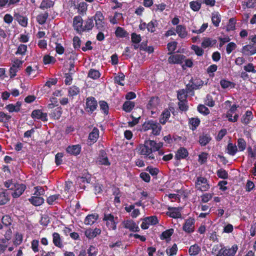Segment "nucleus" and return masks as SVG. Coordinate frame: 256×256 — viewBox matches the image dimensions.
Returning <instances> with one entry per match:
<instances>
[{
	"label": "nucleus",
	"mask_w": 256,
	"mask_h": 256,
	"mask_svg": "<svg viewBox=\"0 0 256 256\" xmlns=\"http://www.w3.org/2000/svg\"><path fill=\"white\" fill-rule=\"evenodd\" d=\"M162 146V142L156 143L154 140H145L144 144H140L138 150L140 154L144 156V157L148 158L150 160H152L155 158L152 152L158 150L159 148H161Z\"/></svg>",
	"instance_id": "1"
},
{
	"label": "nucleus",
	"mask_w": 256,
	"mask_h": 256,
	"mask_svg": "<svg viewBox=\"0 0 256 256\" xmlns=\"http://www.w3.org/2000/svg\"><path fill=\"white\" fill-rule=\"evenodd\" d=\"M195 187L198 190L201 192L208 191L210 188L209 181L204 177L198 176L195 182Z\"/></svg>",
	"instance_id": "2"
},
{
	"label": "nucleus",
	"mask_w": 256,
	"mask_h": 256,
	"mask_svg": "<svg viewBox=\"0 0 256 256\" xmlns=\"http://www.w3.org/2000/svg\"><path fill=\"white\" fill-rule=\"evenodd\" d=\"M95 21V26L99 31H104L106 29L104 16L100 11H96L95 14L92 16Z\"/></svg>",
	"instance_id": "3"
},
{
	"label": "nucleus",
	"mask_w": 256,
	"mask_h": 256,
	"mask_svg": "<svg viewBox=\"0 0 256 256\" xmlns=\"http://www.w3.org/2000/svg\"><path fill=\"white\" fill-rule=\"evenodd\" d=\"M98 106V102L94 97L90 96L86 98L84 110L87 113L92 114L97 109Z\"/></svg>",
	"instance_id": "4"
},
{
	"label": "nucleus",
	"mask_w": 256,
	"mask_h": 256,
	"mask_svg": "<svg viewBox=\"0 0 256 256\" xmlns=\"http://www.w3.org/2000/svg\"><path fill=\"white\" fill-rule=\"evenodd\" d=\"M83 20L81 16H75L73 19V27L74 30L79 34L84 32Z\"/></svg>",
	"instance_id": "5"
},
{
	"label": "nucleus",
	"mask_w": 256,
	"mask_h": 256,
	"mask_svg": "<svg viewBox=\"0 0 256 256\" xmlns=\"http://www.w3.org/2000/svg\"><path fill=\"white\" fill-rule=\"evenodd\" d=\"M99 134L98 129L96 127L94 128L92 131L88 134L87 141L88 146H91L96 142L99 138Z\"/></svg>",
	"instance_id": "6"
},
{
	"label": "nucleus",
	"mask_w": 256,
	"mask_h": 256,
	"mask_svg": "<svg viewBox=\"0 0 256 256\" xmlns=\"http://www.w3.org/2000/svg\"><path fill=\"white\" fill-rule=\"evenodd\" d=\"M170 55L168 60L170 64H182L186 58V56L183 54H172Z\"/></svg>",
	"instance_id": "7"
},
{
	"label": "nucleus",
	"mask_w": 256,
	"mask_h": 256,
	"mask_svg": "<svg viewBox=\"0 0 256 256\" xmlns=\"http://www.w3.org/2000/svg\"><path fill=\"white\" fill-rule=\"evenodd\" d=\"M158 223V220L156 216H151L146 218L141 224L142 229H147L150 225H154Z\"/></svg>",
	"instance_id": "8"
},
{
	"label": "nucleus",
	"mask_w": 256,
	"mask_h": 256,
	"mask_svg": "<svg viewBox=\"0 0 256 256\" xmlns=\"http://www.w3.org/2000/svg\"><path fill=\"white\" fill-rule=\"evenodd\" d=\"M194 220L189 218L186 220L183 225L182 230L187 233H191L194 230Z\"/></svg>",
	"instance_id": "9"
},
{
	"label": "nucleus",
	"mask_w": 256,
	"mask_h": 256,
	"mask_svg": "<svg viewBox=\"0 0 256 256\" xmlns=\"http://www.w3.org/2000/svg\"><path fill=\"white\" fill-rule=\"evenodd\" d=\"M31 117L33 119L40 120L43 122L48 121L47 114L42 112L41 110H34L31 114Z\"/></svg>",
	"instance_id": "10"
},
{
	"label": "nucleus",
	"mask_w": 256,
	"mask_h": 256,
	"mask_svg": "<svg viewBox=\"0 0 256 256\" xmlns=\"http://www.w3.org/2000/svg\"><path fill=\"white\" fill-rule=\"evenodd\" d=\"M82 150V147L80 144H75V145H72V146H68L66 148V152L67 153L73 155L74 156H76L78 155Z\"/></svg>",
	"instance_id": "11"
},
{
	"label": "nucleus",
	"mask_w": 256,
	"mask_h": 256,
	"mask_svg": "<svg viewBox=\"0 0 256 256\" xmlns=\"http://www.w3.org/2000/svg\"><path fill=\"white\" fill-rule=\"evenodd\" d=\"M98 162L99 164L101 165L110 166V164L105 150H100V151L99 156L98 158Z\"/></svg>",
	"instance_id": "12"
},
{
	"label": "nucleus",
	"mask_w": 256,
	"mask_h": 256,
	"mask_svg": "<svg viewBox=\"0 0 256 256\" xmlns=\"http://www.w3.org/2000/svg\"><path fill=\"white\" fill-rule=\"evenodd\" d=\"M241 52L246 56H252L256 53V47L253 44H247L244 46Z\"/></svg>",
	"instance_id": "13"
},
{
	"label": "nucleus",
	"mask_w": 256,
	"mask_h": 256,
	"mask_svg": "<svg viewBox=\"0 0 256 256\" xmlns=\"http://www.w3.org/2000/svg\"><path fill=\"white\" fill-rule=\"evenodd\" d=\"M122 224L124 228L132 232H138L139 230L138 226L132 220H124L122 222Z\"/></svg>",
	"instance_id": "14"
},
{
	"label": "nucleus",
	"mask_w": 256,
	"mask_h": 256,
	"mask_svg": "<svg viewBox=\"0 0 256 256\" xmlns=\"http://www.w3.org/2000/svg\"><path fill=\"white\" fill-rule=\"evenodd\" d=\"M188 156V152L184 147H180L176 151L174 158L176 160L184 159Z\"/></svg>",
	"instance_id": "15"
},
{
	"label": "nucleus",
	"mask_w": 256,
	"mask_h": 256,
	"mask_svg": "<svg viewBox=\"0 0 256 256\" xmlns=\"http://www.w3.org/2000/svg\"><path fill=\"white\" fill-rule=\"evenodd\" d=\"M254 116L251 110H246L245 114L242 116L240 122L245 126L248 125L253 119Z\"/></svg>",
	"instance_id": "16"
},
{
	"label": "nucleus",
	"mask_w": 256,
	"mask_h": 256,
	"mask_svg": "<svg viewBox=\"0 0 256 256\" xmlns=\"http://www.w3.org/2000/svg\"><path fill=\"white\" fill-rule=\"evenodd\" d=\"M176 32L181 38H184L188 36V32L186 26L184 25L179 24L176 26Z\"/></svg>",
	"instance_id": "17"
},
{
	"label": "nucleus",
	"mask_w": 256,
	"mask_h": 256,
	"mask_svg": "<svg viewBox=\"0 0 256 256\" xmlns=\"http://www.w3.org/2000/svg\"><path fill=\"white\" fill-rule=\"evenodd\" d=\"M217 42L215 39H212L210 38H204L201 44L202 48H206L208 47H212L214 46Z\"/></svg>",
	"instance_id": "18"
},
{
	"label": "nucleus",
	"mask_w": 256,
	"mask_h": 256,
	"mask_svg": "<svg viewBox=\"0 0 256 256\" xmlns=\"http://www.w3.org/2000/svg\"><path fill=\"white\" fill-rule=\"evenodd\" d=\"M26 188V186L24 184H18L16 186V190L12 193V196L14 198H18L24 192Z\"/></svg>",
	"instance_id": "19"
},
{
	"label": "nucleus",
	"mask_w": 256,
	"mask_h": 256,
	"mask_svg": "<svg viewBox=\"0 0 256 256\" xmlns=\"http://www.w3.org/2000/svg\"><path fill=\"white\" fill-rule=\"evenodd\" d=\"M12 118L11 116L5 114L4 112H0V122L3 123V126L8 128V122Z\"/></svg>",
	"instance_id": "20"
},
{
	"label": "nucleus",
	"mask_w": 256,
	"mask_h": 256,
	"mask_svg": "<svg viewBox=\"0 0 256 256\" xmlns=\"http://www.w3.org/2000/svg\"><path fill=\"white\" fill-rule=\"evenodd\" d=\"M101 232L100 228H96L94 230L89 228L86 230L84 232L85 236L88 238H92L99 235Z\"/></svg>",
	"instance_id": "21"
},
{
	"label": "nucleus",
	"mask_w": 256,
	"mask_h": 256,
	"mask_svg": "<svg viewBox=\"0 0 256 256\" xmlns=\"http://www.w3.org/2000/svg\"><path fill=\"white\" fill-rule=\"evenodd\" d=\"M212 140V137L209 134H202L199 136L198 142L200 144L204 146L208 144Z\"/></svg>",
	"instance_id": "22"
},
{
	"label": "nucleus",
	"mask_w": 256,
	"mask_h": 256,
	"mask_svg": "<svg viewBox=\"0 0 256 256\" xmlns=\"http://www.w3.org/2000/svg\"><path fill=\"white\" fill-rule=\"evenodd\" d=\"M62 113V108L60 106H58L52 110L49 115L54 120H58L61 117Z\"/></svg>",
	"instance_id": "23"
},
{
	"label": "nucleus",
	"mask_w": 256,
	"mask_h": 256,
	"mask_svg": "<svg viewBox=\"0 0 256 256\" xmlns=\"http://www.w3.org/2000/svg\"><path fill=\"white\" fill-rule=\"evenodd\" d=\"M160 100L158 96L152 97L147 104L146 107L148 110H153L156 108Z\"/></svg>",
	"instance_id": "24"
},
{
	"label": "nucleus",
	"mask_w": 256,
	"mask_h": 256,
	"mask_svg": "<svg viewBox=\"0 0 256 256\" xmlns=\"http://www.w3.org/2000/svg\"><path fill=\"white\" fill-rule=\"evenodd\" d=\"M227 153L232 156H234L238 152V148L235 144L229 142L226 148Z\"/></svg>",
	"instance_id": "25"
},
{
	"label": "nucleus",
	"mask_w": 256,
	"mask_h": 256,
	"mask_svg": "<svg viewBox=\"0 0 256 256\" xmlns=\"http://www.w3.org/2000/svg\"><path fill=\"white\" fill-rule=\"evenodd\" d=\"M94 22L93 17L88 18L85 20L84 26V32L86 31H90L94 27Z\"/></svg>",
	"instance_id": "26"
},
{
	"label": "nucleus",
	"mask_w": 256,
	"mask_h": 256,
	"mask_svg": "<svg viewBox=\"0 0 256 256\" xmlns=\"http://www.w3.org/2000/svg\"><path fill=\"white\" fill-rule=\"evenodd\" d=\"M125 79L124 74L122 72H118V74L114 78V82L118 85L124 86V84L123 82Z\"/></svg>",
	"instance_id": "27"
},
{
	"label": "nucleus",
	"mask_w": 256,
	"mask_h": 256,
	"mask_svg": "<svg viewBox=\"0 0 256 256\" xmlns=\"http://www.w3.org/2000/svg\"><path fill=\"white\" fill-rule=\"evenodd\" d=\"M115 34L117 38H124L128 36V33L123 28L120 26L116 28Z\"/></svg>",
	"instance_id": "28"
},
{
	"label": "nucleus",
	"mask_w": 256,
	"mask_h": 256,
	"mask_svg": "<svg viewBox=\"0 0 256 256\" xmlns=\"http://www.w3.org/2000/svg\"><path fill=\"white\" fill-rule=\"evenodd\" d=\"M168 210L166 212V214L171 218H181V213L179 209H168Z\"/></svg>",
	"instance_id": "29"
},
{
	"label": "nucleus",
	"mask_w": 256,
	"mask_h": 256,
	"mask_svg": "<svg viewBox=\"0 0 256 256\" xmlns=\"http://www.w3.org/2000/svg\"><path fill=\"white\" fill-rule=\"evenodd\" d=\"M221 21V16L218 12H214L212 14V24L216 26H219Z\"/></svg>",
	"instance_id": "30"
},
{
	"label": "nucleus",
	"mask_w": 256,
	"mask_h": 256,
	"mask_svg": "<svg viewBox=\"0 0 256 256\" xmlns=\"http://www.w3.org/2000/svg\"><path fill=\"white\" fill-rule=\"evenodd\" d=\"M32 204L34 206H40L44 202V199L40 196H32L28 199Z\"/></svg>",
	"instance_id": "31"
},
{
	"label": "nucleus",
	"mask_w": 256,
	"mask_h": 256,
	"mask_svg": "<svg viewBox=\"0 0 256 256\" xmlns=\"http://www.w3.org/2000/svg\"><path fill=\"white\" fill-rule=\"evenodd\" d=\"M80 92V89L76 86H72L68 89V96L72 97L77 96Z\"/></svg>",
	"instance_id": "32"
},
{
	"label": "nucleus",
	"mask_w": 256,
	"mask_h": 256,
	"mask_svg": "<svg viewBox=\"0 0 256 256\" xmlns=\"http://www.w3.org/2000/svg\"><path fill=\"white\" fill-rule=\"evenodd\" d=\"M98 103L102 113L104 115H108L109 112V106L107 102L104 100H100Z\"/></svg>",
	"instance_id": "33"
},
{
	"label": "nucleus",
	"mask_w": 256,
	"mask_h": 256,
	"mask_svg": "<svg viewBox=\"0 0 256 256\" xmlns=\"http://www.w3.org/2000/svg\"><path fill=\"white\" fill-rule=\"evenodd\" d=\"M220 84L221 87L224 89L228 88H234L236 85L234 82L225 79H222L220 80Z\"/></svg>",
	"instance_id": "34"
},
{
	"label": "nucleus",
	"mask_w": 256,
	"mask_h": 256,
	"mask_svg": "<svg viewBox=\"0 0 256 256\" xmlns=\"http://www.w3.org/2000/svg\"><path fill=\"white\" fill-rule=\"evenodd\" d=\"M52 242L54 246L58 248H62V244L60 234L57 232H54L52 234Z\"/></svg>",
	"instance_id": "35"
},
{
	"label": "nucleus",
	"mask_w": 256,
	"mask_h": 256,
	"mask_svg": "<svg viewBox=\"0 0 256 256\" xmlns=\"http://www.w3.org/2000/svg\"><path fill=\"white\" fill-rule=\"evenodd\" d=\"M48 17V13L45 12L44 14H40L36 16V21L40 24L42 25L46 23Z\"/></svg>",
	"instance_id": "36"
},
{
	"label": "nucleus",
	"mask_w": 256,
	"mask_h": 256,
	"mask_svg": "<svg viewBox=\"0 0 256 256\" xmlns=\"http://www.w3.org/2000/svg\"><path fill=\"white\" fill-rule=\"evenodd\" d=\"M60 195L59 194H55L49 196L46 200V202L50 205H54L57 202V200L60 198Z\"/></svg>",
	"instance_id": "37"
},
{
	"label": "nucleus",
	"mask_w": 256,
	"mask_h": 256,
	"mask_svg": "<svg viewBox=\"0 0 256 256\" xmlns=\"http://www.w3.org/2000/svg\"><path fill=\"white\" fill-rule=\"evenodd\" d=\"M158 22L156 20H152L148 24L147 30L151 33L156 32V28L158 26Z\"/></svg>",
	"instance_id": "38"
},
{
	"label": "nucleus",
	"mask_w": 256,
	"mask_h": 256,
	"mask_svg": "<svg viewBox=\"0 0 256 256\" xmlns=\"http://www.w3.org/2000/svg\"><path fill=\"white\" fill-rule=\"evenodd\" d=\"M27 46L24 44H20L17 50L15 52V54L24 56L26 54L27 51Z\"/></svg>",
	"instance_id": "39"
},
{
	"label": "nucleus",
	"mask_w": 256,
	"mask_h": 256,
	"mask_svg": "<svg viewBox=\"0 0 256 256\" xmlns=\"http://www.w3.org/2000/svg\"><path fill=\"white\" fill-rule=\"evenodd\" d=\"M170 112L168 110H165L162 114V117L160 120V123L162 124H164L170 118Z\"/></svg>",
	"instance_id": "40"
},
{
	"label": "nucleus",
	"mask_w": 256,
	"mask_h": 256,
	"mask_svg": "<svg viewBox=\"0 0 256 256\" xmlns=\"http://www.w3.org/2000/svg\"><path fill=\"white\" fill-rule=\"evenodd\" d=\"M88 76L93 80H96L100 78V73L98 70L91 68L88 72Z\"/></svg>",
	"instance_id": "41"
},
{
	"label": "nucleus",
	"mask_w": 256,
	"mask_h": 256,
	"mask_svg": "<svg viewBox=\"0 0 256 256\" xmlns=\"http://www.w3.org/2000/svg\"><path fill=\"white\" fill-rule=\"evenodd\" d=\"M134 106V103L130 101H126L122 106V109L126 112H129L132 111Z\"/></svg>",
	"instance_id": "42"
},
{
	"label": "nucleus",
	"mask_w": 256,
	"mask_h": 256,
	"mask_svg": "<svg viewBox=\"0 0 256 256\" xmlns=\"http://www.w3.org/2000/svg\"><path fill=\"white\" fill-rule=\"evenodd\" d=\"M54 6L53 2L50 0H42L40 8L42 10H44L48 8L52 7Z\"/></svg>",
	"instance_id": "43"
},
{
	"label": "nucleus",
	"mask_w": 256,
	"mask_h": 256,
	"mask_svg": "<svg viewBox=\"0 0 256 256\" xmlns=\"http://www.w3.org/2000/svg\"><path fill=\"white\" fill-rule=\"evenodd\" d=\"M200 251V248L195 244L190 246L188 250V253L190 256H196Z\"/></svg>",
	"instance_id": "44"
},
{
	"label": "nucleus",
	"mask_w": 256,
	"mask_h": 256,
	"mask_svg": "<svg viewBox=\"0 0 256 256\" xmlns=\"http://www.w3.org/2000/svg\"><path fill=\"white\" fill-rule=\"evenodd\" d=\"M202 2H200L196 1H192L190 2V8L194 12L198 11L201 8Z\"/></svg>",
	"instance_id": "45"
},
{
	"label": "nucleus",
	"mask_w": 256,
	"mask_h": 256,
	"mask_svg": "<svg viewBox=\"0 0 256 256\" xmlns=\"http://www.w3.org/2000/svg\"><path fill=\"white\" fill-rule=\"evenodd\" d=\"M155 120H150L145 122L142 126V130L146 132L149 130H151L152 126H154Z\"/></svg>",
	"instance_id": "46"
},
{
	"label": "nucleus",
	"mask_w": 256,
	"mask_h": 256,
	"mask_svg": "<svg viewBox=\"0 0 256 256\" xmlns=\"http://www.w3.org/2000/svg\"><path fill=\"white\" fill-rule=\"evenodd\" d=\"M237 142L238 150L240 152L244 151L246 147V140L243 138H239L238 139Z\"/></svg>",
	"instance_id": "47"
},
{
	"label": "nucleus",
	"mask_w": 256,
	"mask_h": 256,
	"mask_svg": "<svg viewBox=\"0 0 256 256\" xmlns=\"http://www.w3.org/2000/svg\"><path fill=\"white\" fill-rule=\"evenodd\" d=\"M200 120L198 118H192L190 119L189 123L192 125L191 129L195 130L200 124Z\"/></svg>",
	"instance_id": "48"
},
{
	"label": "nucleus",
	"mask_w": 256,
	"mask_h": 256,
	"mask_svg": "<svg viewBox=\"0 0 256 256\" xmlns=\"http://www.w3.org/2000/svg\"><path fill=\"white\" fill-rule=\"evenodd\" d=\"M238 249V246L236 244L232 246L230 248H225V254L226 256H234Z\"/></svg>",
	"instance_id": "49"
},
{
	"label": "nucleus",
	"mask_w": 256,
	"mask_h": 256,
	"mask_svg": "<svg viewBox=\"0 0 256 256\" xmlns=\"http://www.w3.org/2000/svg\"><path fill=\"white\" fill-rule=\"evenodd\" d=\"M154 126H153L151 128L152 130V134L154 136H158L160 134L162 130V127L159 123L155 121Z\"/></svg>",
	"instance_id": "50"
},
{
	"label": "nucleus",
	"mask_w": 256,
	"mask_h": 256,
	"mask_svg": "<svg viewBox=\"0 0 256 256\" xmlns=\"http://www.w3.org/2000/svg\"><path fill=\"white\" fill-rule=\"evenodd\" d=\"M98 215L90 214L88 216L85 220L84 222L86 224H92L98 219Z\"/></svg>",
	"instance_id": "51"
},
{
	"label": "nucleus",
	"mask_w": 256,
	"mask_h": 256,
	"mask_svg": "<svg viewBox=\"0 0 256 256\" xmlns=\"http://www.w3.org/2000/svg\"><path fill=\"white\" fill-rule=\"evenodd\" d=\"M190 82L192 83L194 86L195 89L200 88L204 84V82L200 78L192 79L190 80Z\"/></svg>",
	"instance_id": "52"
},
{
	"label": "nucleus",
	"mask_w": 256,
	"mask_h": 256,
	"mask_svg": "<svg viewBox=\"0 0 256 256\" xmlns=\"http://www.w3.org/2000/svg\"><path fill=\"white\" fill-rule=\"evenodd\" d=\"M178 42H168L167 44V48L169 52H168V54H173V52H174L177 47Z\"/></svg>",
	"instance_id": "53"
},
{
	"label": "nucleus",
	"mask_w": 256,
	"mask_h": 256,
	"mask_svg": "<svg viewBox=\"0 0 256 256\" xmlns=\"http://www.w3.org/2000/svg\"><path fill=\"white\" fill-rule=\"evenodd\" d=\"M216 174L219 178L222 179H227L228 177V172L223 168H220L216 172Z\"/></svg>",
	"instance_id": "54"
},
{
	"label": "nucleus",
	"mask_w": 256,
	"mask_h": 256,
	"mask_svg": "<svg viewBox=\"0 0 256 256\" xmlns=\"http://www.w3.org/2000/svg\"><path fill=\"white\" fill-rule=\"evenodd\" d=\"M198 112L206 116L210 112L209 109L204 104H199L198 106Z\"/></svg>",
	"instance_id": "55"
},
{
	"label": "nucleus",
	"mask_w": 256,
	"mask_h": 256,
	"mask_svg": "<svg viewBox=\"0 0 256 256\" xmlns=\"http://www.w3.org/2000/svg\"><path fill=\"white\" fill-rule=\"evenodd\" d=\"M56 61L55 58L50 55H46L43 58V62L44 64H54Z\"/></svg>",
	"instance_id": "56"
},
{
	"label": "nucleus",
	"mask_w": 256,
	"mask_h": 256,
	"mask_svg": "<svg viewBox=\"0 0 256 256\" xmlns=\"http://www.w3.org/2000/svg\"><path fill=\"white\" fill-rule=\"evenodd\" d=\"M146 170L148 172L153 176H156L160 172L158 168H153L152 166H148L146 168Z\"/></svg>",
	"instance_id": "57"
},
{
	"label": "nucleus",
	"mask_w": 256,
	"mask_h": 256,
	"mask_svg": "<svg viewBox=\"0 0 256 256\" xmlns=\"http://www.w3.org/2000/svg\"><path fill=\"white\" fill-rule=\"evenodd\" d=\"M82 41L78 36H74L73 38V46L75 50H79L80 48Z\"/></svg>",
	"instance_id": "58"
},
{
	"label": "nucleus",
	"mask_w": 256,
	"mask_h": 256,
	"mask_svg": "<svg viewBox=\"0 0 256 256\" xmlns=\"http://www.w3.org/2000/svg\"><path fill=\"white\" fill-rule=\"evenodd\" d=\"M191 48L198 56H202L204 53L202 48L198 46L192 45Z\"/></svg>",
	"instance_id": "59"
},
{
	"label": "nucleus",
	"mask_w": 256,
	"mask_h": 256,
	"mask_svg": "<svg viewBox=\"0 0 256 256\" xmlns=\"http://www.w3.org/2000/svg\"><path fill=\"white\" fill-rule=\"evenodd\" d=\"M177 95V98L179 101L185 100L187 98L186 92L184 89L178 91Z\"/></svg>",
	"instance_id": "60"
},
{
	"label": "nucleus",
	"mask_w": 256,
	"mask_h": 256,
	"mask_svg": "<svg viewBox=\"0 0 256 256\" xmlns=\"http://www.w3.org/2000/svg\"><path fill=\"white\" fill-rule=\"evenodd\" d=\"M204 104L206 106L210 107H212L215 104V102L213 100L212 97L210 94H207L206 96V99L204 101Z\"/></svg>",
	"instance_id": "61"
},
{
	"label": "nucleus",
	"mask_w": 256,
	"mask_h": 256,
	"mask_svg": "<svg viewBox=\"0 0 256 256\" xmlns=\"http://www.w3.org/2000/svg\"><path fill=\"white\" fill-rule=\"evenodd\" d=\"M131 39L132 42L138 44L142 40V38L140 34L133 32L131 34Z\"/></svg>",
	"instance_id": "62"
},
{
	"label": "nucleus",
	"mask_w": 256,
	"mask_h": 256,
	"mask_svg": "<svg viewBox=\"0 0 256 256\" xmlns=\"http://www.w3.org/2000/svg\"><path fill=\"white\" fill-rule=\"evenodd\" d=\"M174 233V230L170 228L161 234V239L164 240L170 238Z\"/></svg>",
	"instance_id": "63"
},
{
	"label": "nucleus",
	"mask_w": 256,
	"mask_h": 256,
	"mask_svg": "<svg viewBox=\"0 0 256 256\" xmlns=\"http://www.w3.org/2000/svg\"><path fill=\"white\" fill-rule=\"evenodd\" d=\"M64 154L62 152H58L55 156V163L57 166L60 165L62 162V158Z\"/></svg>",
	"instance_id": "64"
}]
</instances>
